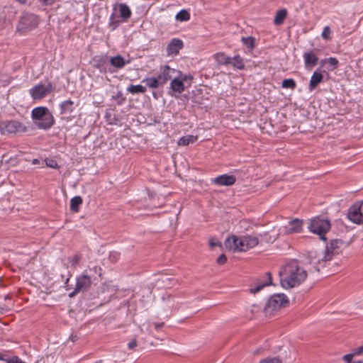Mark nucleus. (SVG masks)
<instances>
[{"label":"nucleus","instance_id":"f257e3e1","mask_svg":"<svg viewBox=\"0 0 363 363\" xmlns=\"http://www.w3.org/2000/svg\"><path fill=\"white\" fill-rule=\"evenodd\" d=\"M281 286L284 289H291L299 286L307 278L306 269L301 267L296 259L284 264L279 272Z\"/></svg>","mask_w":363,"mask_h":363},{"label":"nucleus","instance_id":"f03ea898","mask_svg":"<svg viewBox=\"0 0 363 363\" xmlns=\"http://www.w3.org/2000/svg\"><path fill=\"white\" fill-rule=\"evenodd\" d=\"M259 243V240L253 235L238 237L233 235L225 241V247L233 252H245L255 247Z\"/></svg>","mask_w":363,"mask_h":363},{"label":"nucleus","instance_id":"7ed1b4c3","mask_svg":"<svg viewBox=\"0 0 363 363\" xmlns=\"http://www.w3.org/2000/svg\"><path fill=\"white\" fill-rule=\"evenodd\" d=\"M34 125L40 130H47L55 124V118L48 108L38 106L31 111L30 114Z\"/></svg>","mask_w":363,"mask_h":363},{"label":"nucleus","instance_id":"20e7f679","mask_svg":"<svg viewBox=\"0 0 363 363\" xmlns=\"http://www.w3.org/2000/svg\"><path fill=\"white\" fill-rule=\"evenodd\" d=\"M308 228L311 233L318 235L321 240H325V235L330 228V223L328 219L315 217L311 220Z\"/></svg>","mask_w":363,"mask_h":363},{"label":"nucleus","instance_id":"39448f33","mask_svg":"<svg viewBox=\"0 0 363 363\" xmlns=\"http://www.w3.org/2000/svg\"><path fill=\"white\" fill-rule=\"evenodd\" d=\"M288 298L284 294H275L267 301L265 307L266 313H272L284 306L288 303Z\"/></svg>","mask_w":363,"mask_h":363},{"label":"nucleus","instance_id":"423d86ee","mask_svg":"<svg viewBox=\"0 0 363 363\" xmlns=\"http://www.w3.org/2000/svg\"><path fill=\"white\" fill-rule=\"evenodd\" d=\"M26 131V127L18 121L11 120L0 123V133L1 134H16Z\"/></svg>","mask_w":363,"mask_h":363},{"label":"nucleus","instance_id":"0eeeda50","mask_svg":"<svg viewBox=\"0 0 363 363\" xmlns=\"http://www.w3.org/2000/svg\"><path fill=\"white\" fill-rule=\"evenodd\" d=\"M363 201L354 203L348 210L347 218L355 224L363 223Z\"/></svg>","mask_w":363,"mask_h":363},{"label":"nucleus","instance_id":"6e6552de","mask_svg":"<svg viewBox=\"0 0 363 363\" xmlns=\"http://www.w3.org/2000/svg\"><path fill=\"white\" fill-rule=\"evenodd\" d=\"M52 90L51 83L38 84L30 89L29 93L34 100H41Z\"/></svg>","mask_w":363,"mask_h":363},{"label":"nucleus","instance_id":"1a4fd4ad","mask_svg":"<svg viewBox=\"0 0 363 363\" xmlns=\"http://www.w3.org/2000/svg\"><path fill=\"white\" fill-rule=\"evenodd\" d=\"M91 283V280L89 276L86 274H82L76 279V286L73 291L69 294V297L74 296L77 293L84 291L89 289Z\"/></svg>","mask_w":363,"mask_h":363},{"label":"nucleus","instance_id":"9d476101","mask_svg":"<svg viewBox=\"0 0 363 363\" xmlns=\"http://www.w3.org/2000/svg\"><path fill=\"white\" fill-rule=\"evenodd\" d=\"M176 72L177 69L170 67L169 65H164L160 68V72L157 78L162 86H164L169 80L172 79Z\"/></svg>","mask_w":363,"mask_h":363},{"label":"nucleus","instance_id":"9b49d317","mask_svg":"<svg viewBox=\"0 0 363 363\" xmlns=\"http://www.w3.org/2000/svg\"><path fill=\"white\" fill-rule=\"evenodd\" d=\"M302 220L295 218L291 220L287 225L284 226L281 232L284 234L298 233L302 230Z\"/></svg>","mask_w":363,"mask_h":363},{"label":"nucleus","instance_id":"f8f14e48","mask_svg":"<svg viewBox=\"0 0 363 363\" xmlns=\"http://www.w3.org/2000/svg\"><path fill=\"white\" fill-rule=\"evenodd\" d=\"M272 284V275L270 272H267L260 279H259L254 286L250 288V292L256 294L259 292L264 287L269 286Z\"/></svg>","mask_w":363,"mask_h":363},{"label":"nucleus","instance_id":"ddd939ff","mask_svg":"<svg viewBox=\"0 0 363 363\" xmlns=\"http://www.w3.org/2000/svg\"><path fill=\"white\" fill-rule=\"evenodd\" d=\"M321 257H313L312 253L310 255V264L314 267V269L317 272L320 270V267H324L325 263L332 259V254L326 252L324 255H321Z\"/></svg>","mask_w":363,"mask_h":363},{"label":"nucleus","instance_id":"4468645a","mask_svg":"<svg viewBox=\"0 0 363 363\" xmlns=\"http://www.w3.org/2000/svg\"><path fill=\"white\" fill-rule=\"evenodd\" d=\"M236 178L234 175L221 174L212 179V182L218 186H231L235 184Z\"/></svg>","mask_w":363,"mask_h":363},{"label":"nucleus","instance_id":"2eb2a0df","mask_svg":"<svg viewBox=\"0 0 363 363\" xmlns=\"http://www.w3.org/2000/svg\"><path fill=\"white\" fill-rule=\"evenodd\" d=\"M184 43L179 38H173L167 47V54L168 56L177 55L179 50L183 48Z\"/></svg>","mask_w":363,"mask_h":363},{"label":"nucleus","instance_id":"dca6fc26","mask_svg":"<svg viewBox=\"0 0 363 363\" xmlns=\"http://www.w3.org/2000/svg\"><path fill=\"white\" fill-rule=\"evenodd\" d=\"M303 58L304 60V67L306 69H311L315 67L318 62V56L312 50L304 52Z\"/></svg>","mask_w":363,"mask_h":363},{"label":"nucleus","instance_id":"f3484780","mask_svg":"<svg viewBox=\"0 0 363 363\" xmlns=\"http://www.w3.org/2000/svg\"><path fill=\"white\" fill-rule=\"evenodd\" d=\"M130 62V59H125L120 55L111 57L110 58L111 65L116 69H122Z\"/></svg>","mask_w":363,"mask_h":363},{"label":"nucleus","instance_id":"a211bd4d","mask_svg":"<svg viewBox=\"0 0 363 363\" xmlns=\"http://www.w3.org/2000/svg\"><path fill=\"white\" fill-rule=\"evenodd\" d=\"M170 88L173 91L178 94H181L185 89L184 83L176 74L172 79L170 82Z\"/></svg>","mask_w":363,"mask_h":363},{"label":"nucleus","instance_id":"6ab92c4d","mask_svg":"<svg viewBox=\"0 0 363 363\" xmlns=\"http://www.w3.org/2000/svg\"><path fill=\"white\" fill-rule=\"evenodd\" d=\"M60 108L61 115L71 114L75 108L74 103L69 99L64 101L60 104Z\"/></svg>","mask_w":363,"mask_h":363},{"label":"nucleus","instance_id":"aec40b11","mask_svg":"<svg viewBox=\"0 0 363 363\" xmlns=\"http://www.w3.org/2000/svg\"><path fill=\"white\" fill-rule=\"evenodd\" d=\"M323 76L319 69L315 70L310 79L309 89L313 90L322 81Z\"/></svg>","mask_w":363,"mask_h":363},{"label":"nucleus","instance_id":"412c9836","mask_svg":"<svg viewBox=\"0 0 363 363\" xmlns=\"http://www.w3.org/2000/svg\"><path fill=\"white\" fill-rule=\"evenodd\" d=\"M118 9L120 13V17L122 18L123 22L127 21L132 14V11L130 7L125 3H121L118 4Z\"/></svg>","mask_w":363,"mask_h":363},{"label":"nucleus","instance_id":"4be33fe9","mask_svg":"<svg viewBox=\"0 0 363 363\" xmlns=\"http://www.w3.org/2000/svg\"><path fill=\"white\" fill-rule=\"evenodd\" d=\"M320 64L322 66L327 65L328 69L330 71H333L337 67L339 62L337 58L330 57L322 60L320 62Z\"/></svg>","mask_w":363,"mask_h":363},{"label":"nucleus","instance_id":"5701e85b","mask_svg":"<svg viewBox=\"0 0 363 363\" xmlns=\"http://www.w3.org/2000/svg\"><path fill=\"white\" fill-rule=\"evenodd\" d=\"M287 16V11L285 9H279L277 11L274 19V23L276 26H281L284 23L286 17Z\"/></svg>","mask_w":363,"mask_h":363},{"label":"nucleus","instance_id":"b1692460","mask_svg":"<svg viewBox=\"0 0 363 363\" xmlns=\"http://www.w3.org/2000/svg\"><path fill=\"white\" fill-rule=\"evenodd\" d=\"M143 82L145 83L146 85L150 89H157L160 86H162L157 77H146L143 79Z\"/></svg>","mask_w":363,"mask_h":363},{"label":"nucleus","instance_id":"393cba45","mask_svg":"<svg viewBox=\"0 0 363 363\" xmlns=\"http://www.w3.org/2000/svg\"><path fill=\"white\" fill-rule=\"evenodd\" d=\"M216 62L219 65H228L230 62V57L223 52H218L214 55Z\"/></svg>","mask_w":363,"mask_h":363},{"label":"nucleus","instance_id":"a878e982","mask_svg":"<svg viewBox=\"0 0 363 363\" xmlns=\"http://www.w3.org/2000/svg\"><path fill=\"white\" fill-rule=\"evenodd\" d=\"M196 140H197L196 136L189 135H186V136H183L182 138H180L179 139L177 143L179 145L186 146L190 143H194V142L196 141Z\"/></svg>","mask_w":363,"mask_h":363},{"label":"nucleus","instance_id":"bb28decb","mask_svg":"<svg viewBox=\"0 0 363 363\" xmlns=\"http://www.w3.org/2000/svg\"><path fill=\"white\" fill-rule=\"evenodd\" d=\"M230 64H231L233 67L238 69H242L245 67L242 57L238 55H235L233 58L230 57Z\"/></svg>","mask_w":363,"mask_h":363},{"label":"nucleus","instance_id":"cd10ccee","mask_svg":"<svg viewBox=\"0 0 363 363\" xmlns=\"http://www.w3.org/2000/svg\"><path fill=\"white\" fill-rule=\"evenodd\" d=\"M127 91L132 94H143L146 91V87L144 86H142L140 84H137V85L130 84L127 88Z\"/></svg>","mask_w":363,"mask_h":363},{"label":"nucleus","instance_id":"c85d7f7f","mask_svg":"<svg viewBox=\"0 0 363 363\" xmlns=\"http://www.w3.org/2000/svg\"><path fill=\"white\" fill-rule=\"evenodd\" d=\"M82 203V199L79 196L73 197L70 201V208L72 211L77 212L79 206Z\"/></svg>","mask_w":363,"mask_h":363},{"label":"nucleus","instance_id":"c756f323","mask_svg":"<svg viewBox=\"0 0 363 363\" xmlns=\"http://www.w3.org/2000/svg\"><path fill=\"white\" fill-rule=\"evenodd\" d=\"M108 24L112 30L116 29L121 24V21L116 17L114 12L110 15Z\"/></svg>","mask_w":363,"mask_h":363},{"label":"nucleus","instance_id":"7c9ffc66","mask_svg":"<svg viewBox=\"0 0 363 363\" xmlns=\"http://www.w3.org/2000/svg\"><path fill=\"white\" fill-rule=\"evenodd\" d=\"M175 18L181 22L187 21L190 18V14L187 11L183 9L177 13Z\"/></svg>","mask_w":363,"mask_h":363},{"label":"nucleus","instance_id":"2f4dec72","mask_svg":"<svg viewBox=\"0 0 363 363\" xmlns=\"http://www.w3.org/2000/svg\"><path fill=\"white\" fill-rule=\"evenodd\" d=\"M241 41L250 50H252L255 47V38L251 36L242 37Z\"/></svg>","mask_w":363,"mask_h":363},{"label":"nucleus","instance_id":"473e14b6","mask_svg":"<svg viewBox=\"0 0 363 363\" xmlns=\"http://www.w3.org/2000/svg\"><path fill=\"white\" fill-rule=\"evenodd\" d=\"M283 88L294 89L296 87V83L293 79H284L281 84Z\"/></svg>","mask_w":363,"mask_h":363},{"label":"nucleus","instance_id":"72a5a7b5","mask_svg":"<svg viewBox=\"0 0 363 363\" xmlns=\"http://www.w3.org/2000/svg\"><path fill=\"white\" fill-rule=\"evenodd\" d=\"M331 29L329 26H326L323 28V30L321 33V38L323 40H328L330 39V35L331 34Z\"/></svg>","mask_w":363,"mask_h":363},{"label":"nucleus","instance_id":"f704fd0d","mask_svg":"<svg viewBox=\"0 0 363 363\" xmlns=\"http://www.w3.org/2000/svg\"><path fill=\"white\" fill-rule=\"evenodd\" d=\"M33 18V16H24V17H22L20 20V22H19V25L18 26V29H24V28H27L28 26H26V21L28 18Z\"/></svg>","mask_w":363,"mask_h":363},{"label":"nucleus","instance_id":"c9c22d12","mask_svg":"<svg viewBox=\"0 0 363 363\" xmlns=\"http://www.w3.org/2000/svg\"><path fill=\"white\" fill-rule=\"evenodd\" d=\"M178 77H179V79L182 80V82L184 83L187 80H191L193 77L191 75H186L182 74L180 71L177 70V72L175 73Z\"/></svg>","mask_w":363,"mask_h":363},{"label":"nucleus","instance_id":"e433bc0d","mask_svg":"<svg viewBox=\"0 0 363 363\" xmlns=\"http://www.w3.org/2000/svg\"><path fill=\"white\" fill-rule=\"evenodd\" d=\"M354 357V354L353 352L350 353V354H347L343 356V359L347 362V363H353V362H352V358Z\"/></svg>","mask_w":363,"mask_h":363},{"label":"nucleus","instance_id":"4c0bfd02","mask_svg":"<svg viewBox=\"0 0 363 363\" xmlns=\"http://www.w3.org/2000/svg\"><path fill=\"white\" fill-rule=\"evenodd\" d=\"M6 363H25V362H23L18 357L15 356V357H13L11 358L7 359Z\"/></svg>","mask_w":363,"mask_h":363},{"label":"nucleus","instance_id":"58836bf2","mask_svg":"<svg viewBox=\"0 0 363 363\" xmlns=\"http://www.w3.org/2000/svg\"><path fill=\"white\" fill-rule=\"evenodd\" d=\"M259 363H281V362L277 358H271L263 359Z\"/></svg>","mask_w":363,"mask_h":363},{"label":"nucleus","instance_id":"ea45409f","mask_svg":"<svg viewBox=\"0 0 363 363\" xmlns=\"http://www.w3.org/2000/svg\"><path fill=\"white\" fill-rule=\"evenodd\" d=\"M227 257L225 255H221L217 258V263L219 264H223L226 262Z\"/></svg>","mask_w":363,"mask_h":363},{"label":"nucleus","instance_id":"a19ab883","mask_svg":"<svg viewBox=\"0 0 363 363\" xmlns=\"http://www.w3.org/2000/svg\"><path fill=\"white\" fill-rule=\"evenodd\" d=\"M352 352L354 353V356L362 354H363V345L354 349Z\"/></svg>","mask_w":363,"mask_h":363},{"label":"nucleus","instance_id":"79ce46f5","mask_svg":"<svg viewBox=\"0 0 363 363\" xmlns=\"http://www.w3.org/2000/svg\"><path fill=\"white\" fill-rule=\"evenodd\" d=\"M136 346H137V341H136L135 339L132 340L128 344V347L130 350H132V349L135 348Z\"/></svg>","mask_w":363,"mask_h":363},{"label":"nucleus","instance_id":"37998d69","mask_svg":"<svg viewBox=\"0 0 363 363\" xmlns=\"http://www.w3.org/2000/svg\"><path fill=\"white\" fill-rule=\"evenodd\" d=\"M209 245L211 247H215L216 246H220V243L218 242H214V241H211L209 242Z\"/></svg>","mask_w":363,"mask_h":363},{"label":"nucleus","instance_id":"c03bdc74","mask_svg":"<svg viewBox=\"0 0 363 363\" xmlns=\"http://www.w3.org/2000/svg\"><path fill=\"white\" fill-rule=\"evenodd\" d=\"M44 4L50 5L52 4L55 0H40Z\"/></svg>","mask_w":363,"mask_h":363},{"label":"nucleus","instance_id":"a18cd8bd","mask_svg":"<svg viewBox=\"0 0 363 363\" xmlns=\"http://www.w3.org/2000/svg\"><path fill=\"white\" fill-rule=\"evenodd\" d=\"M79 260V257L78 255H75L72 258V264H77Z\"/></svg>","mask_w":363,"mask_h":363},{"label":"nucleus","instance_id":"49530a36","mask_svg":"<svg viewBox=\"0 0 363 363\" xmlns=\"http://www.w3.org/2000/svg\"><path fill=\"white\" fill-rule=\"evenodd\" d=\"M164 323H154L155 328L158 330L160 328H161L163 326Z\"/></svg>","mask_w":363,"mask_h":363},{"label":"nucleus","instance_id":"de8ad7c7","mask_svg":"<svg viewBox=\"0 0 363 363\" xmlns=\"http://www.w3.org/2000/svg\"><path fill=\"white\" fill-rule=\"evenodd\" d=\"M54 163H55V164H57L54 161H51V163L48 164V166H50V167H55V166H54Z\"/></svg>","mask_w":363,"mask_h":363},{"label":"nucleus","instance_id":"09e8293b","mask_svg":"<svg viewBox=\"0 0 363 363\" xmlns=\"http://www.w3.org/2000/svg\"><path fill=\"white\" fill-rule=\"evenodd\" d=\"M102 63H103V59L99 60L97 67H99V66H101L102 65Z\"/></svg>","mask_w":363,"mask_h":363},{"label":"nucleus","instance_id":"8fccbe9b","mask_svg":"<svg viewBox=\"0 0 363 363\" xmlns=\"http://www.w3.org/2000/svg\"><path fill=\"white\" fill-rule=\"evenodd\" d=\"M0 360H4V354L0 352Z\"/></svg>","mask_w":363,"mask_h":363},{"label":"nucleus","instance_id":"3c124183","mask_svg":"<svg viewBox=\"0 0 363 363\" xmlns=\"http://www.w3.org/2000/svg\"><path fill=\"white\" fill-rule=\"evenodd\" d=\"M146 332L150 334L151 330H150V329L149 328H146Z\"/></svg>","mask_w":363,"mask_h":363},{"label":"nucleus","instance_id":"603ef678","mask_svg":"<svg viewBox=\"0 0 363 363\" xmlns=\"http://www.w3.org/2000/svg\"><path fill=\"white\" fill-rule=\"evenodd\" d=\"M152 95H153L155 99H157V95H156V94L155 92L152 93Z\"/></svg>","mask_w":363,"mask_h":363},{"label":"nucleus","instance_id":"864d4df0","mask_svg":"<svg viewBox=\"0 0 363 363\" xmlns=\"http://www.w3.org/2000/svg\"><path fill=\"white\" fill-rule=\"evenodd\" d=\"M69 277H68V278L66 279V281H65V284H67V283L69 281Z\"/></svg>","mask_w":363,"mask_h":363}]
</instances>
